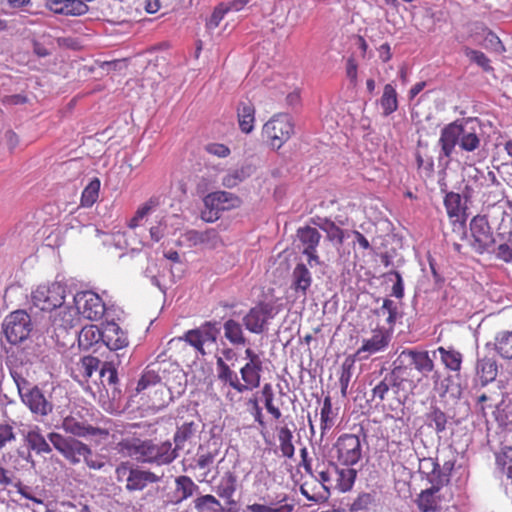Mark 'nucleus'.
<instances>
[{"mask_svg":"<svg viewBox=\"0 0 512 512\" xmlns=\"http://www.w3.org/2000/svg\"><path fill=\"white\" fill-rule=\"evenodd\" d=\"M294 133V123L289 114L274 115L263 126L262 134L274 149H280Z\"/></svg>","mask_w":512,"mask_h":512,"instance_id":"8","label":"nucleus"},{"mask_svg":"<svg viewBox=\"0 0 512 512\" xmlns=\"http://www.w3.org/2000/svg\"><path fill=\"white\" fill-rule=\"evenodd\" d=\"M217 454V449L209 450L203 453H198L196 459L197 467L200 469L209 468L214 463Z\"/></svg>","mask_w":512,"mask_h":512,"instance_id":"63","label":"nucleus"},{"mask_svg":"<svg viewBox=\"0 0 512 512\" xmlns=\"http://www.w3.org/2000/svg\"><path fill=\"white\" fill-rule=\"evenodd\" d=\"M220 323L206 321L195 329L188 330L181 338L202 356L206 355L205 344H214L220 334Z\"/></svg>","mask_w":512,"mask_h":512,"instance_id":"15","label":"nucleus"},{"mask_svg":"<svg viewBox=\"0 0 512 512\" xmlns=\"http://www.w3.org/2000/svg\"><path fill=\"white\" fill-rule=\"evenodd\" d=\"M294 504L288 503L286 494H279L268 505L254 503L247 506L250 512H293Z\"/></svg>","mask_w":512,"mask_h":512,"instance_id":"29","label":"nucleus"},{"mask_svg":"<svg viewBox=\"0 0 512 512\" xmlns=\"http://www.w3.org/2000/svg\"><path fill=\"white\" fill-rule=\"evenodd\" d=\"M198 425L191 421V422H184L181 426H179L174 434V443L175 447L173 449H176V452L178 450H182L185 446V443L190 441L195 433L197 432Z\"/></svg>","mask_w":512,"mask_h":512,"instance_id":"44","label":"nucleus"},{"mask_svg":"<svg viewBox=\"0 0 512 512\" xmlns=\"http://www.w3.org/2000/svg\"><path fill=\"white\" fill-rule=\"evenodd\" d=\"M483 134L482 123L477 117L462 118L445 125L437 142L440 148L438 166L443 170L449 167L457 145L467 153L478 150Z\"/></svg>","mask_w":512,"mask_h":512,"instance_id":"1","label":"nucleus"},{"mask_svg":"<svg viewBox=\"0 0 512 512\" xmlns=\"http://www.w3.org/2000/svg\"><path fill=\"white\" fill-rule=\"evenodd\" d=\"M160 383H161V377L158 375V373L152 369L147 368L144 370V372L142 373V375L137 383L136 391L138 393H141L151 387L160 385Z\"/></svg>","mask_w":512,"mask_h":512,"instance_id":"49","label":"nucleus"},{"mask_svg":"<svg viewBox=\"0 0 512 512\" xmlns=\"http://www.w3.org/2000/svg\"><path fill=\"white\" fill-rule=\"evenodd\" d=\"M15 440L16 434L14 432V427L7 422L0 423V449Z\"/></svg>","mask_w":512,"mask_h":512,"instance_id":"60","label":"nucleus"},{"mask_svg":"<svg viewBox=\"0 0 512 512\" xmlns=\"http://www.w3.org/2000/svg\"><path fill=\"white\" fill-rule=\"evenodd\" d=\"M379 313L387 314L388 317L386 319V322L389 326H394L396 323V320L398 318V305L396 302L389 298H385L383 300V304L381 308L379 309Z\"/></svg>","mask_w":512,"mask_h":512,"instance_id":"55","label":"nucleus"},{"mask_svg":"<svg viewBox=\"0 0 512 512\" xmlns=\"http://www.w3.org/2000/svg\"><path fill=\"white\" fill-rule=\"evenodd\" d=\"M465 55L478 66H480L484 71L492 70L490 65L489 58L481 51L473 50L470 48L465 49Z\"/></svg>","mask_w":512,"mask_h":512,"instance_id":"57","label":"nucleus"},{"mask_svg":"<svg viewBox=\"0 0 512 512\" xmlns=\"http://www.w3.org/2000/svg\"><path fill=\"white\" fill-rule=\"evenodd\" d=\"M380 105L384 116H389L398 109L397 92L392 84L389 83L384 86Z\"/></svg>","mask_w":512,"mask_h":512,"instance_id":"46","label":"nucleus"},{"mask_svg":"<svg viewBox=\"0 0 512 512\" xmlns=\"http://www.w3.org/2000/svg\"><path fill=\"white\" fill-rule=\"evenodd\" d=\"M476 374L482 386L493 382L498 374L496 361L490 357L478 359L476 365Z\"/></svg>","mask_w":512,"mask_h":512,"instance_id":"35","label":"nucleus"},{"mask_svg":"<svg viewBox=\"0 0 512 512\" xmlns=\"http://www.w3.org/2000/svg\"><path fill=\"white\" fill-rule=\"evenodd\" d=\"M118 451L141 463L166 465L178 456L170 441L155 442L137 438L124 439L118 443Z\"/></svg>","mask_w":512,"mask_h":512,"instance_id":"2","label":"nucleus"},{"mask_svg":"<svg viewBox=\"0 0 512 512\" xmlns=\"http://www.w3.org/2000/svg\"><path fill=\"white\" fill-rule=\"evenodd\" d=\"M393 365H396L400 373L406 378L409 376L408 370L412 367L423 377H427L435 367L434 361L429 356L428 351L411 348L402 350L394 360Z\"/></svg>","mask_w":512,"mask_h":512,"instance_id":"6","label":"nucleus"},{"mask_svg":"<svg viewBox=\"0 0 512 512\" xmlns=\"http://www.w3.org/2000/svg\"><path fill=\"white\" fill-rule=\"evenodd\" d=\"M240 198L233 193L216 191L203 199L204 208L201 210V219L208 223L217 221L223 211L231 210L240 205Z\"/></svg>","mask_w":512,"mask_h":512,"instance_id":"7","label":"nucleus"},{"mask_svg":"<svg viewBox=\"0 0 512 512\" xmlns=\"http://www.w3.org/2000/svg\"><path fill=\"white\" fill-rule=\"evenodd\" d=\"M262 396L264 398V405L268 413H270L274 419L278 420L281 418L282 413L280 409L274 405V391L270 383L264 384L262 387Z\"/></svg>","mask_w":512,"mask_h":512,"instance_id":"50","label":"nucleus"},{"mask_svg":"<svg viewBox=\"0 0 512 512\" xmlns=\"http://www.w3.org/2000/svg\"><path fill=\"white\" fill-rule=\"evenodd\" d=\"M439 353L441 363L444 365V367L455 373H459L461 370L462 362H463V355L455 350L453 347H443L440 346L437 348L435 353Z\"/></svg>","mask_w":512,"mask_h":512,"instance_id":"34","label":"nucleus"},{"mask_svg":"<svg viewBox=\"0 0 512 512\" xmlns=\"http://www.w3.org/2000/svg\"><path fill=\"white\" fill-rule=\"evenodd\" d=\"M26 368L23 365L10 368V375L17 387L22 403L32 414L44 417L52 413L54 404L51 396H46L43 391L26 378Z\"/></svg>","mask_w":512,"mask_h":512,"instance_id":"3","label":"nucleus"},{"mask_svg":"<svg viewBox=\"0 0 512 512\" xmlns=\"http://www.w3.org/2000/svg\"><path fill=\"white\" fill-rule=\"evenodd\" d=\"M66 287L60 283L40 285L32 292V304L42 311H53L65 302Z\"/></svg>","mask_w":512,"mask_h":512,"instance_id":"13","label":"nucleus"},{"mask_svg":"<svg viewBox=\"0 0 512 512\" xmlns=\"http://www.w3.org/2000/svg\"><path fill=\"white\" fill-rule=\"evenodd\" d=\"M50 9L56 14L65 16H82L89 10L82 0H53Z\"/></svg>","mask_w":512,"mask_h":512,"instance_id":"28","label":"nucleus"},{"mask_svg":"<svg viewBox=\"0 0 512 512\" xmlns=\"http://www.w3.org/2000/svg\"><path fill=\"white\" fill-rule=\"evenodd\" d=\"M102 342L110 350H119L128 345V338L118 324L107 321L102 330Z\"/></svg>","mask_w":512,"mask_h":512,"instance_id":"25","label":"nucleus"},{"mask_svg":"<svg viewBox=\"0 0 512 512\" xmlns=\"http://www.w3.org/2000/svg\"><path fill=\"white\" fill-rule=\"evenodd\" d=\"M48 439L53 447L72 465L79 464L83 456L91 453V448L88 445L73 437L51 432L48 434Z\"/></svg>","mask_w":512,"mask_h":512,"instance_id":"9","label":"nucleus"},{"mask_svg":"<svg viewBox=\"0 0 512 512\" xmlns=\"http://www.w3.org/2000/svg\"><path fill=\"white\" fill-rule=\"evenodd\" d=\"M279 313V308L272 302H260L252 307L242 318L245 328L254 334L268 330L269 321Z\"/></svg>","mask_w":512,"mask_h":512,"instance_id":"10","label":"nucleus"},{"mask_svg":"<svg viewBox=\"0 0 512 512\" xmlns=\"http://www.w3.org/2000/svg\"><path fill=\"white\" fill-rule=\"evenodd\" d=\"M335 482H336V488L340 492H347L352 489L356 476L357 471L351 467L346 468H335Z\"/></svg>","mask_w":512,"mask_h":512,"instance_id":"43","label":"nucleus"},{"mask_svg":"<svg viewBox=\"0 0 512 512\" xmlns=\"http://www.w3.org/2000/svg\"><path fill=\"white\" fill-rule=\"evenodd\" d=\"M224 337L234 346L245 345L247 339L244 335L242 325L234 320L228 319L223 324Z\"/></svg>","mask_w":512,"mask_h":512,"instance_id":"41","label":"nucleus"},{"mask_svg":"<svg viewBox=\"0 0 512 512\" xmlns=\"http://www.w3.org/2000/svg\"><path fill=\"white\" fill-rule=\"evenodd\" d=\"M386 276H393L395 278V283L392 286L391 296L402 299L404 297V282L401 274L397 270H392L388 272Z\"/></svg>","mask_w":512,"mask_h":512,"instance_id":"62","label":"nucleus"},{"mask_svg":"<svg viewBox=\"0 0 512 512\" xmlns=\"http://www.w3.org/2000/svg\"><path fill=\"white\" fill-rule=\"evenodd\" d=\"M253 174V167L249 164L228 169L221 179L224 187L232 189L249 178Z\"/></svg>","mask_w":512,"mask_h":512,"instance_id":"32","label":"nucleus"},{"mask_svg":"<svg viewBox=\"0 0 512 512\" xmlns=\"http://www.w3.org/2000/svg\"><path fill=\"white\" fill-rule=\"evenodd\" d=\"M199 492V486L188 476L175 479L174 503H181Z\"/></svg>","mask_w":512,"mask_h":512,"instance_id":"30","label":"nucleus"},{"mask_svg":"<svg viewBox=\"0 0 512 512\" xmlns=\"http://www.w3.org/2000/svg\"><path fill=\"white\" fill-rule=\"evenodd\" d=\"M73 302L78 313L92 321L101 319L106 311L103 300L93 291H80L76 293L73 297Z\"/></svg>","mask_w":512,"mask_h":512,"instance_id":"17","label":"nucleus"},{"mask_svg":"<svg viewBox=\"0 0 512 512\" xmlns=\"http://www.w3.org/2000/svg\"><path fill=\"white\" fill-rule=\"evenodd\" d=\"M2 329L9 343H21L28 338L32 330L30 315L23 310L12 312L5 317Z\"/></svg>","mask_w":512,"mask_h":512,"instance_id":"11","label":"nucleus"},{"mask_svg":"<svg viewBox=\"0 0 512 512\" xmlns=\"http://www.w3.org/2000/svg\"><path fill=\"white\" fill-rule=\"evenodd\" d=\"M374 501V496L371 493H361L350 504V512H359L367 510Z\"/></svg>","mask_w":512,"mask_h":512,"instance_id":"58","label":"nucleus"},{"mask_svg":"<svg viewBox=\"0 0 512 512\" xmlns=\"http://www.w3.org/2000/svg\"><path fill=\"white\" fill-rule=\"evenodd\" d=\"M461 196L455 192H448L444 198V205L450 218L459 217L462 211Z\"/></svg>","mask_w":512,"mask_h":512,"instance_id":"51","label":"nucleus"},{"mask_svg":"<svg viewBox=\"0 0 512 512\" xmlns=\"http://www.w3.org/2000/svg\"><path fill=\"white\" fill-rule=\"evenodd\" d=\"M115 474L118 482L126 481V489L130 492L143 490L148 484L160 480L153 472L132 468L129 462L119 464Z\"/></svg>","mask_w":512,"mask_h":512,"instance_id":"12","label":"nucleus"},{"mask_svg":"<svg viewBox=\"0 0 512 512\" xmlns=\"http://www.w3.org/2000/svg\"><path fill=\"white\" fill-rule=\"evenodd\" d=\"M297 238L299 241V248L302 253L307 256V261L310 267L321 264L320 258L317 254V247L321 240V234L315 227L309 225L300 227L297 230Z\"/></svg>","mask_w":512,"mask_h":512,"instance_id":"18","label":"nucleus"},{"mask_svg":"<svg viewBox=\"0 0 512 512\" xmlns=\"http://www.w3.org/2000/svg\"><path fill=\"white\" fill-rule=\"evenodd\" d=\"M75 334L78 337V345L82 350H89L99 341H102V330L96 325H86Z\"/></svg>","mask_w":512,"mask_h":512,"instance_id":"37","label":"nucleus"},{"mask_svg":"<svg viewBox=\"0 0 512 512\" xmlns=\"http://www.w3.org/2000/svg\"><path fill=\"white\" fill-rule=\"evenodd\" d=\"M335 417L336 414L333 412L331 398L327 396L324 398L320 412V429L322 434H325L334 426Z\"/></svg>","mask_w":512,"mask_h":512,"instance_id":"47","label":"nucleus"},{"mask_svg":"<svg viewBox=\"0 0 512 512\" xmlns=\"http://www.w3.org/2000/svg\"><path fill=\"white\" fill-rule=\"evenodd\" d=\"M276 432L281 456L288 459H292L295 454L292 430L287 426H281L276 427Z\"/></svg>","mask_w":512,"mask_h":512,"instance_id":"40","label":"nucleus"},{"mask_svg":"<svg viewBox=\"0 0 512 512\" xmlns=\"http://www.w3.org/2000/svg\"><path fill=\"white\" fill-rule=\"evenodd\" d=\"M354 367V361L350 359H346L341 366V374L339 378V383L341 387V394L343 397H346L349 383L352 378V370Z\"/></svg>","mask_w":512,"mask_h":512,"instance_id":"53","label":"nucleus"},{"mask_svg":"<svg viewBox=\"0 0 512 512\" xmlns=\"http://www.w3.org/2000/svg\"><path fill=\"white\" fill-rule=\"evenodd\" d=\"M380 376H382V378L374 384L372 389V401L378 400V403L386 399L390 390L400 397V393L406 391V384L409 385L410 392H412L415 387L414 382L404 377L396 365H393V368L389 371L382 368Z\"/></svg>","mask_w":512,"mask_h":512,"instance_id":"5","label":"nucleus"},{"mask_svg":"<svg viewBox=\"0 0 512 512\" xmlns=\"http://www.w3.org/2000/svg\"><path fill=\"white\" fill-rule=\"evenodd\" d=\"M470 231L473 237L472 247L483 254L494 244L493 234L485 216L477 215L470 222Z\"/></svg>","mask_w":512,"mask_h":512,"instance_id":"19","label":"nucleus"},{"mask_svg":"<svg viewBox=\"0 0 512 512\" xmlns=\"http://www.w3.org/2000/svg\"><path fill=\"white\" fill-rule=\"evenodd\" d=\"M160 205L159 197H151L145 203L140 205L136 210L134 216L130 219L128 226L130 228H136L140 226L141 222L147 218L158 206Z\"/></svg>","mask_w":512,"mask_h":512,"instance_id":"45","label":"nucleus"},{"mask_svg":"<svg viewBox=\"0 0 512 512\" xmlns=\"http://www.w3.org/2000/svg\"><path fill=\"white\" fill-rule=\"evenodd\" d=\"M220 323L206 321L195 329L188 330L181 338L202 356L206 355L205 344H214L220 334Z\"/></svg>","mask_w":512,"mask_h":512,"instance_id":"14","label":"nucleus"},{"mask_svg":"<svg viewBox=\"0 0 512 512\" xmlns=\"http://www.w3.org/2000/svg\"><path fill=\"white\" fill-rule=\"evenodd\" d=\"M237 116L240 130L246 134L252 132L255 123V107L250 100L239 102Z\"/></svg>","mask_w":512,"mask_h":512,"instance_id":"31","label":"nucleus"},{"mask_svg":"<svg viewBox=\"0 0 512 512\" xmlns=\"http://www.w3.org/2000/svg\"><path fill=\"white\" fill-rule=\"evenodd\" d=\"M214 490L220 498L225 500L227 505L235 506L234 494L237 490V476L230 471L225 472Z\"/></svg>","mask_w":512,"mask_h":512,"instance_id":"27","label":"nucleus"},{"mask_svg":"<svg viewBox=\"0 0 512 512\" xmlns=\"http://www.w3.org/2000/svg\"><path fill=\"white\" fill-rule=\"evenodd\" d=\"M194 507L198 512H238L236 509H224L220 501L213 495L207 494L197 497L194 500Z\"/></svg>","mask_w":512,"mask_h":512,"instance_id":"42","label":"nucleus"},{"mask_svg":"<svg viewBox=\"0 0 512 512\" xmlns=\"http://www.w3.org/2000/svg\"><path fill=\"white\" fill-rule=\"evenodd\" d=\"M493 345L494 350L503 359H512V331H500L496 334L493 343H487L489 347Z\"/></svg>","mask_w":512,"mask_h":512,"instance_id":"39","label":"nucleus"},{"mask_svg":"<svg viewBox=\"0 0 512 512\" xmlns=\"http://www.w3.org/2000/svg\"><path fill=\"white\" fill-rule=\"evenodd\" d=\"M66 433L75 437H97L99 439H106L109 432L106 429L94 427L86 422L79 420L74 416H67L62 420L60 426Z\"/></svg>","mask_w":512,"mask_h":512,"instance_id":"21","label":"nucleus"},{"mask_svg":"<svg viewBox=\"0 0 512 512\" xmlns=\"http://www.w3.org/2000/svg\"><path fill=\"white\" fill-rule=\"evenodd\" d=\"M216 372L218 380L238 393H245L258 388L261 384L263 364H244L238 373L224 362L223 358L216 357Z\"/></svg>","mask_w":512,"mask_h":512,"instance_id":"4","label":"nucleus"},{"mask_svg":"<svg viewBox=\"0 0 512 512\" xmlns=\"http://www.w3.org/2000/svg\"><path fill=\"white\" fill-rule=\"evenodd\" d=\"M181 239L190 248L202 246L204 248L214 249L221 242L218 232L212 228L205 231L195 229L186 230L181 234Z\"/></svg>","mask_w":512,"mask_h":512,"instance_id":"23","label":"nucleus"},{"mask_svg":"<svg viewBox=\"0 0 512 512\" xmlns=\"http://www.w3.org/2000/svg\"><path fill=\"white\" fill-rule=\"evenodd\" d=\"M101 362L98 358L93 356L83 357L78 364V370L86 378H90L94 372L99 369Z\"/></svg>","mask_w":512,"mask_h":512,"instance_id":"54","label":"nucleus"},{"mask_svg":"<svg viewBox=\"0 0 512 512\" xmlns=\"http://www.w3.org/2000/svg\"><path fill=\"white\" fill-rule=\"evenodd\" d=\"M425 424L427 427L433 429L438 438L441 439L446 435L448 425L450 424L449 417L435 404H431L428 412L425 414Z\"/></svg>","mask_w":512,"mask_h":512,"instance_id":"26","label":"nucleus"},{"mask_svg":"<svg viewBox=\"0 0 512 512\" xmlns=\"http://www.w3.org/2000/svg\"><path fill=\"white\" fill-rule=\"evenodd\" d=\"M227 13L228 12H227L226 6H224V4L222 2L219 3L214 8L212 15L208 19V21L206 23V27L210 30L217 28Z\"/></svg>","mask_w":512,"mask_h":512,"instance_id":"59","label":"nucleus"},{"mask_svg":"<svg viewBox=\"0 0 512 512\" xmlns=\"http://www.w3.org/2000/svg\"><path fill=\"white\" fill-rule=\"evenodd\" d=\"M467 188L477 192H480L483 188H487L484 171H481L478 168H473L468 175Z\"/></svg>","mask_w":512,"mask_h":512,"instance_id":"56","label":"nucleus"},{"mask_svg":"<svg viewBox=\"0 0 512 512\" xmlns=\"http://www.w3.org/2000/svg\"><path fill=\"white\" fill-rule=\"evenodd\" d=\"M51 321L57 336L67 333L70 329H73L79 321V313L76 306L73 307L62 304L55 309Z\"/></svg>","mask_w":512,"mask_h":512,"instance_id":"22","label":"nucleus"},{"mask_svg":"<svg viewBox=\"0 0 512 512\" xmlns=\"http://www.w3.org/2000/svg\"><path fill=\"white\" fill-rule=\"evenodd\" d=\"M25 441L29 449L33 450L39 455L49 454L52 452L49 439L47 440L44 437L38 427L27 432Z\"/></svg>","mask_w":512,"mask_h":512,"instance_id":"36","label":"nucleus"},{"mask_svg":"<svg viewBox=\"0 0 512 512\" xmlns=\"http://www.w3.org/2000/svg\"><path fill=\"white\" fill-rule=\"evenodd\" d=\"M439 491L434 487H429L419 494L417 506L421 512H434L440 508Z\"/></svg>","mask_w":512,"mask_h":512,"instance_id":"38","label":"nucleus"},{"mask_svg":"<svg viewBox=\"0 0 512 512\" xmlns=\"http://www.w3.org/2000/svg\"><path fill=\"white\" fill-rule=\"evenodd\" d=\"M391 341V333L385 328H377L372 331L370 338L363 339L361 347L355 356L360 360H366L371 355L384 351Z\"/></svg>","mask_w":512,"mask_h":512,"instance_id":"20","label":"nucleus"},{"mask_svg":"<svg viewBox=\"0 0 512 512\" xmlns=\"http://www.w3.org/2000/svg\"><path fill=\"white\" fill-rule=\"evenodd\" d=\"M99 373L102 384L113 385L117 382V372L111 364L103 363Z\"/></svg>","mask_w":512,"mask_h":512,"instance_id":"61","label":"nucleus"},{"mask_svg":"<svg viewBox=\"0 0 512 512\" xmlns=\"http://www.w3.org/2000/svg\"><path fill=\"white\" fill-rule=\"evenodd\" d=\"M349 231L341 229L335 223L332 227L327 231L326 237L330 242H333L337 245H342L344 239L347 238V233Z\"/></svg>","mask_w":512,"mask_h":512,"instance_id":"64","label":"nucleus"},{"mask_svg":"<svg viewBox=\"0 0 512 512\" xmlns=\"http://www.w3.org/2000/svg\"><path fill=\"white\" fill-rule=\"evenodd\" d=\"M138 256L141 261L146 262V267L142 271V275L148 278L153 286L157 287L165 294L167 287L162 283L160 268L155 260L150 258L147 253H139Z\"/></svg>","mask_w":512,"mask_h":512,"instance_id":"33","label":"nucleus"},{"mask_svg":"<svg viewBox=\"0 0 512 512\" xmlns=\"http://www.w3.org/2000/svg\"><path fill=\"white\" fill-rule=\"evenodd\" d=\"M339 464L347 467L356 465L362 458V442L355 434H342L334 444Z\"/></svg>","mask_w":512,"mask_h":512,"instance_id":"16","label":"nucleus"},{"mask_svg":"<svg viewBox=\"0 0 512 512\" xmlns=\"http://www.w3.org/2000/svg\"><path fill=\"white\" fill-rule=\"evenodd\" d=\"M100 185V180L98 178H94L84 188L81 195V205L83 207H91L97 201Z\"/></svg>","mask_w":512,"mask_h":512,"instance_id":"48","label":"nucleus"},{"mask_svg":"<svg viewBox=\"0 0 512 512\" xmlns=\"http://www.w3.org/2000/svg\"><path fill=\"white\" fill-rule=\"evenodd\" d=\"M312 284V274L308 267L303 263H298L293 269L291 275L290 289L294 292L295 298L306 299L308 291Z\"/></svg>","mask_w":512,"mask_h":512,"instance_id":"24","label":"nucleus"},{"mask_svg":"<svg viewBox=\"0 0 512 512\" xmlns=\"http://www.w3.org/2000/svg\"><path fill=\"white\" fill-rule=\"evenodd\" d=\"M422 479H425L431 485L430 487H434L435 490H441L449 483V479L446 477L445 472L440 471V465H437V468L433 471L424 474Z\"/></svg>","mask_w":512,"mask_h":512,"instance_id":"52","label":"nucleus"}]
</instances>
